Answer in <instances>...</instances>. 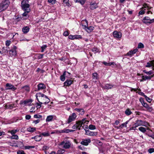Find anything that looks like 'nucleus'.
<instances>
[{
  "instance_id": "1",
  "label": "nucleus",
  "mask_w": 154,
  "mask_h": 154,
  "mask_svg": "<svg viewBox=\"0 0 154 154\" xmlns=\"http://www.w3.org/2000/svg\"><path fill=\"white\" fill-rule=\"evenodd\" d=\"M89 122L88 121L86 120L85 119H84L81 121L76 122V124L72 126V128L74 129H78L79 130L82 124H88Z\"/></svg>"
},
{
  "instance_id": "2",
  "label": "nucleus",
  "mask_w": 154,
  "mask_h": 154,
  "mask_svg": "<svg viewBox=\"0 0 154 154\" xmlns=\"http://www.w3.org/2000/svg\"><path fill=\"white\" fill-rule=\"evenodd\" d=\"M10 2L9 0H3L0 3V12L5 10L9 6Z\"/></svg>"
},
{
  "instance_id": "3",
  "label": "nucleus",
  "mask_w": 154,
  "mask_h": 154,
  "mask_svg": "<svg viewBox=\"0 0 154 154\" xmlns=\"http://www.w3.org/2000/svg\"><path fill=\"white\" fill-rule=\"evenodd\" d=\"M29 5L27 0H23L21 3V7L23 11H26L28 12H29L30 9L29 8Z\"/></svg>"
},
{
  "instance_id": "4",
  "label": "nucleus",
  "mask_w": 154,
  "mask_h": 154,
  "mask_svg": "<svg viewBox=\"0 0 154 154\" xmlns=\"http://www.w3.org/2000/svg\"><path fill=\"white\" fill-rule=\"evenodd\" d=\"M71 145V142L69 140H64L60 144V146H61L62 148L65 149H69Z\"/></svg>"
},
{
  "instance_id": "5",
  "label": "nucleus",
  "mask_w": 154,
  "mask_h": 154,
  "mask_svg": "<svg viewBox=\"0 0 154 154\" xmlns=\"http://www.w3.org/2000/svg\"><path fill=\"white\" fill-rule=\"evenodd\" d=\"M84 21L85 22L86 25H82L83 28L88 32H91L94 29V27L91 26L88 27V22L87 20H85Z\"/></svg>"
},
{
  "instance_id": "6",
  "label": "nucleus",
  "mask_w": 154,
  "mask_h": 154,
  "mask_svg": "<svg viewBox=\"0 0 154 154\" xmlns=\"http://www.w3.org/2000/svg\"><path fill=\"white\" fill-rule=\"evenodd\" d=\"M142 21L144 23L150 24L154 22V18L150 19L149 17L146 16L143 18Z\"/></svg>"
},
{
  "instance_id": "7",
  "label": "nucleus",
  "mask_w": 154,
  "mask_h": 154,
  "mask_svg": "<svg viewBox=\"0 0 154 154\" xmlns=\"http://www.w3.org/2000/svg\"><path fill=\"white\" fill-rule=\"evenodd\" d=\"M17 47L15 46H13L11 49L9 51V54L10 56L11 57H15L17 55L16 49Z\"/></svg>"
},
{
  "instance_id": "8",
  "label": "nucleus",
  "mask_w": 154,
  "mask_h": 154,
  "mask_svg": "<svg viewBox=\"0 0 154 154\" xmlns=\"http://www.w3.org/2000/svg\"><path fill=\"white\" fill-rule=\"evenodd\" d=\"M77 117L76 114L75 113H73L69 116L67 120L66 121V124H69L75 120Z\"/></svg>"
},
{
  "instance_id": "9",
  "label": "nucleus",
  "mask_w": 154,
  "mask_h": 154,
  "mask_svg": "<svg viewBox=\"0 0 154 154\" xmlns=\"http://www.w3.org/2000/svg\"><path fill=\"white\" fill-rule=\"evenodd\" d=\"M32 102V100L31 99H28L24 101L21 100L20 104V105H29Z\"/></svg>"
},
{
  "instance_id": "10",
  "label": "nucleus",
  "mask_w": 154,
  "mask_h": 154,
  "mask_svg": "<svg viewBox=\"0 0 154 154\" xmlns=\"http://www.w3.org/2000/svg\"><path fill=\"white\" fill-rule=\"evenodd\" d=\"M85 134L90 136H96L97 134V132L91 131L89 130H85Z\"/></svg>"
},
{
  "instance_id": "11",
  "label": "nucleus",
  "mask_w": 154,
  "mask_h": 154,
  "mask_svg": "<svg viewBox=\"0 0 154 154\" xmlns=\"http://www.w3.org/2000/svg\"><path fill=\"white\" fill-rule=\"evenodd\" d=\"M113 35L115 38L119 39L121 38L122 34L120 32L115 31L113 32Z\"/></svg>"
},
{
  "instance_id": "12",
  "label": "nucleus",
  "mask_w": 154,
  "mask_h": 154,
  "mask_svg": "<svg viewBox=\"0 0 154 154\" xmlns=\"http://www.w3.org/2000/svg\"><path fill=\"white\" fill-rule=\"evenodd\" d=\"M91 140L90 139H86L83 140L81 142V144L83 145L87 146L88 145L89 143H91Z\"/></svg>"
},
{
  "instance_id": "13",
  "label": "nucleus",
  "mask_w": 154,
  "mask_h": 154,
  "mask_svg": "<svg viewBox=\"0 0 154 154\" xmlns=\"http://www.w3.org/2000/svg\"><path fill=\"white\" fill-rule=\"evenodd\" d=\"M6 86L8 88H6L7 90H11L12 91H14L17 89L16 88H15L14 86L12 85L11 84L7 83L6 84Z\"/></svg>"
},
{
  "instance_id": "14",
  "label": "nucleus",
  "mask_w": 154,
  "mask_h": 154,
  "mask_svg": "<svg viewBox=\"0 0 154 154\" xmlns=\"http://www.w3.org/2000/svg\"><path fill=\"white\" fill-rule=\"evenodd\" d=\"M68 38L70 39L73 40L74 39H81L82 37L81 35H70L69 36Z\"/></svg>"
},
{
  "instance_id": "15",
  "label": "nucleus",
  "mask_w": 154,
  "mask_h": 154,
  "mask_svg": "<svg viewBox=\"0 0 154 154\" xmlns=\"http://www.w3.org/2000/svg\"><path fill=\"white\" fill-rule=\"evenodd\" d=\"M36 97L38 100V97H41V99H44V98H46V96L44 95V94L41 93H37L35 95Z\"/></svg>"
},
{
  "instance_id": "16",
  "label": "nucleus",
  "mask_w": 154,
  "mask_h": 154,
  "mask_svg": "<svg viewBox=\"0 0 154 154\" xmlns=\"http://www.w3.org/2000/svg\"><path fill=\"white\" fill-rule=\"evenodd\" d=\"M46 88L45 85L42 83H39L38 85V90L39 91L45 89Z\"/></svg>"
},
{
  "instance_id": "17",
  "label": "nucleus",
  "mask_w": 154,
  "mask_h": 154,
  "mask_svg": "<svg viewBox=\"0 0 154 154\" xmlns=\"http://www.w3.org/2000/svg\"><path fill=\"white\" fill-rule=\"evenodd\" d=\"M153 75H152L151 76H147L146 75V76H143L142 77V79L140 80V82H143L144 81H146L147 79H151L153 77Z\"/></svg>"
},
{
  "instance_id": "18",
  "label": "nucleus",
  "mask_w": 154,
  "mask_h": 154,
  "mask_svg": "<svg viewBox=\"0 0 154 154\" xmlns=\"http://www.w3.org/2000/svg\"><path fill=\"white\" fill-rule=\"evenodd\" d=\"M55 116L54 115H50L47 116L46 119V122H49L51 121L53 119L55 118Z\"/></svg>"
},
{
  "instance_id": "19",
  "label": "nucleus",
  "mask_w": 154,
  "mask_h": 154,
  "mask_svg": "<svg viewBox=\"0 0 154 154\" xmlns=\"http://www.w3.org/2000/svg\"><path fill=\"white\" fill-rule=\"evenodd\" d=\"M152 8V7H150L147 4L144 3L143 5V7L140 8V9L143 10L144 8H146L147 10L149 11Z\"/></svg>"
},
{
  "instance_id": "20",
  "label": "nucleus",
  "mask_w": 154,
  "mask_h": 154,
  "mask_svg": "<svg viewBox=\"0 0 154 154\" xmlns=\"http://www.w3.org/2000/svg\"><path fill=\"white\" fill-rule=\"evenodd\" d=\"M73 82V81L70 80H67L64 82V85L66 86H69Z\"/></svg>"
},
{
  "instance_id": "21",
  "label": "nucleus",
  "mask_w": 154,
  "mask_h": 154,
  "mask_svg": "<svg viewBox=\"0 0 154 154\" xmlns=\"http://www.w3.org/2000/svg\"><path fill=\"white\" fill-rule=\"evenodd\" d=\"M142 121L140 120H138L136 121L134 125L137 127L140 126H142Z\"/></svg>"
},
{
  "instance_id": "22",
  "label": "nucleus",
  "mask_w": 154,
  "mask_h": 154,
  "mask_svg": "<svg viewBox=\"0 0 154 154\" xmlns=\"http://www.w3.org/2000/svg\"><path fill=\"white\" fill-rule=\"evenodd\" d=\"M153 63H154V60L150 61L149 62L147 63L146 65L145 66V67H150L152 66L153 65Z\"/></svg>"
},
{
  "instance_id": "23",
  "label": "nucleus",
  "mask_w": 154,
  "mask_h": 154,
  "mask_svg": "<svg viewBox=\"0 0 154 154\" xmlns=\"http://www.w3.org/2000/svg\"><path fill=\"white\" fill-rule=\"evenodd\" d=\"M23 32L24 33H27L29 30V28L27 26L24 27L22 29Z\"/></svg>"
},
{
  "instance_id": "24",
  "label": "nucleus",
  "mask_w": 154,
  "mask_h": 154,
  "mask_svg": "<svg viewBox=\"0 0 154 154\" xmlns=\"http://www.w3.org/2000/svg\"><path fill=\"white\" fill-rule=\"evenodd\" d=\"M39 133L41 136L42 135L44 137H48L50 135V133L48 131L42 133H41L40 132H39Z\"/></svg>"
},
{
  "instance_id": "25",
  "label": "nucleus",
  "mask_w": 154,
  "mask_h": 154,
  "mask_svg": "<svg viewBox=\"0 0 154 154\" xmlns=\"http://www.w3.org/2000/svg\"><path fill=\"white\" fill-rule=\"evenodd\" d=\"M73 130H70L69 129H64L63 130H61V131L60 132L62 133H69V132H71L72 131H73Z\"/></svg>"
},
{
  "instance_id": "26",
  "label": "nucleus",
  "mask_w": 154,
  "mask_h": 154,
  "mask_svg": "<svg viewBox=\"0 0 154 154\" xmlns=\"http://www.w3.org/2000/svg\"><path fill=\"white\" fill-rule=\"evenodd\" d=\"M97 7V4L96 3H91L90 8L91 9H94Z\"/></svg>"
},
{
  "instance_id": "27",
  "label": "nucleus",
  "mask_w": 154,
  "mask_h": 154,
  "mask_svg": "<svg viewBox=\"0 0 154 154\" xmlns=\"http://www.w3.org/2000/svg\"><path fill=\"white\" fill-rule=\"evenodd\" d=\"M66 72H64L63 74V75L60 76V79L63 82L64 81L65 79V76L66 75Z\"/></svg>"
},
{
  "instance_id": "28",
  "label": "nucleus",
  "mask_w": 154,
  "mask_h": 154,
  "mask_svg": "<svg viewBox=\"0 0 154 154\" xmlns=\"http://www.w3.org/2000/svg\"><path fill=\"white\" fill-rule=\"evenodd\" d=\"M113 86L112 85L109 84H107L105 85L103 88L106 89H111Z\"/></svg>"
},
{
  "instance_id": "29",
  "label": "nucleus",
  "mask_w": 154,
  "mask_h": 154,
  "mask_svg": "<svg viewBox=\"0 0 154 154\" xmlns=\"http://www.w3.org/2000/svg\"><path fill=\"white\" fill-rule=\"evenodd\" d=\"M19 131V130L18 129H14L11 131H9L8 132L10 133L11 135L14 134H16L17 132Z\"/></svg>"
},
{
  "instance_id": "30",
  "label": "nucleus",
  "mask_w": 154,
  "mask_h": 154,
  "mask_svg": "<svg viewBox=\"0 0 154 154\" xmlns=\"http://www.w3.org/2000/svg\"><path fill=\"white\" fill-rule=\"evenodd\" d=\"M42 139V137L40 134L39 135L35 136V140L36 141H40Z\"/></svg>"
},
{
  "instance_id": "31",
  "label": "nucleus",
  "mask_w": 154,
  "mask_h": 154,
  "mask_svg": "<svg viewBox=\"0 0 154 154\" xmlns=\"http://www.w3.org/2000/svg\"><path fill=\"white\" fill-rule=\"evenodd\" d=\"M27 130L29 132H32L35 131V128L30 127L27 128Z\"/></svg>"
},
{
  "instance_id": "32",
  "label": "nucleus",
  "mask_w": 154,
  "mask_h": 154,
  "mask_svg": "<svg viewBox=\"0 0 154 154\" xmlns=\"http://www.w3.org/2000/svg\"><path fill=\"white\" fill-rule=\"evenodd\" d=\"M65 151L62 149H59L57 152V154H63L64 153Z\"/></svg>"
},
{
  "instance_id": "33",
  "label": "nucleus",
  "mask_w": 154,
  "mask_h": 154,
  "mask_svg": "<svg viewBox=\"0 0 154 154\" xmlns=\"http://www.w3.org/2000/svg\"><path fill=\"white\" fill-rule=\"evenodd\" d=\"M12 136L10 137L11 139H12L18 140L19 139L18 136L15 134L12 135Z\"/></svg>"
},
{
  "instance_id": "34",
  "label": "nucleus",
  "mask_w": 154,
  "mask_h": 154,
  "mask_svg": "<svg viewBox=\"0 0 154 154\" xmlns=\"http://www.w3.org/2000/svg\"><path fill=\"white\" fill-rule=\"evenodd\" d=\"M142 126H144L146 127H148L150 126L149 124L146 122H144L142 121Z\"/></svg>"
},
{
  "instance_id": "35",
  "label": "nucleus",
  "mask_w": 154,
  "mask_h": 154,
  "mask_svg": "<svg viewBox=\"0 0 154 154\" xmlns=\"http://www.w3.org/2000/svg\"><path fill=\"white\" fill-rule=\"evenodd\" d=\"M75 110L78 112H81V114L82 115L84 114V110L82 109L76 108Z\"/></svg>"
},
{
  "instance_id": "36",
  "label": "nucleus",
  "mask_w": 154,
  "mask_h": 154,
  "mask_svg": "<svg viewBox=\"0 0 154 154\" xmlns=\"http://www.w3.org/2000/svg\"><path fill=\"white\" fill-rule=\"evenodd\" d=\"M14 104H7L6 105V107L8 109H11L14 107Z\"/></svg>"
},
{
  "instance_id": "37",
  "label": "nucleus",
  "mask_w": 154,
  "mask_h": 154,
  "mask_svg": "<svg viewBox=\"0 0 154 154\" xmlns=\"http://www.w3.org/2000/svg\"><path fill=\"white\" fill-rule=\"evenodd\" d=\"M39 102V103H36V107L37 108V109H38V108H40L41 107V105L42 104H43V103L42 102H40L39 100H38Z\"/></svg>"
},
{
  "instance_id": "38",
  "label": "nucleus",
  "mask_w": 154,
  "mask_h": 154,
  "mask_svg": "<svg viewBox=\"0 0 154 154\" xmlns=\"http://www.w3.org/2000/svg\"><path fill=\"white\" fill-rule=\"evenodd\" d=\"M139 130L143 133H145L146 131V128L143 127H140L139 128Z\"/></svg>"
},
{
  "instance_id": "39",
  "label": "nucleus",
  "mask_w": 154,
  "mask_h": 154,
  "mask_svg": "<svg viewBox=\"0 0 154 154\" xmlns=\"http://www.w3.org/2000/svg\"><path fill=\"white\" fill-rule=\"evenodd\" d=\"M132 113V112L129 109H127L125 111V114L128 116L130 115Z\"/></svg>"
},
{
  "instance_id": "40",
  "label": "nucleus",
  "mask_w": 154,
  "mask_h": 154,
  "mask_svg": "<svg viewBox=\"0 0 154 154\" xmlns=\"http://www.w3.org/2000/svg\"><path fill=\"white\" fill-rule=\"evenodd\" d=\"M24 11V12L22 14L23 16L26 17V18H28L29 17V16L28 14L29 12H28L26 11Z\"/></svg>"
},
{
  "instance_id": "41",
  "label": "nucleus",
  "mask_w": 154,
  "mask_h": 154,
  "mask_svg": "<svg viewBox=\"0 0 154 154\" xmlns=\"http://www.w3.org/2000/svg\"><path fill=\"white\" fill-rule=\"evenodd\" d=\"M24 147L25 149H30L34 148L35 147V146H24Z\"/></svg>"
},
{
  "instance_id": "42",
  "label": "nucleus",
  "mask_w": 154,
  "mask_h": 154,
  "mask_svg": "<svg viewBox=\"0 0 154 154\" xmlns=\"http://www.w3.org/2000/svg\"><path fill=\"white\" fill-rule=\"evenodd\" d=\"M88 128L90 129L91 130H94L96 128L95 126L92 125H90L89 126Z\"/></svg>"
},
{
  "instance_id": "43",
  "label": "nucleus",
  "mask_w": 154,
  "mask_h": 154,
  "mask_svg": "<svg viewBox=\"0 0 154 154\" xmlns=\"http://www.w3.org/2000/svg\"><path fill=\"white\" fill-rule=\"evenodd\" d=\"M45 98V102H44L43 104H48L49 102L50 101V100L48 97L46 96V98Z\"/></svg>"
},
{
  "instance_id": "44",
  "label": "nucleus",
  "mask_w": 154,
  "mask_h": 154,
  "mask_svg": "<svg viewBox=\"0 0 154 154\" xmlns=\"http://www.w3.org/2000/svg\"><path fill=\"white\" fill-rule=\"evenodd\" d=\"M141 10L139 12L138 14L139 15L143 14L145 12V10H146V9H143V10Z\"/></svg>"
},
{
  "instance_id": "45",
  "label": "nucleus",
  "mask_w": 154,
  "mask_h": 154,
  "mask_svg": "<svg viewBox=\"0 0 154 154\" xmlns=\"http://www.w3.org/2000/svg\"><path fill=\"white\" fill-rule=\"evenodd\" d=\"M146 110L147 111L149 112H151L153 110V108L152 107L149 106V105H148L147 107H146Z\"/></svg>"
},
{
  "instance_id": "46",
  "label": "nucleus",
  "mask_w": 154,
  "mask_h": 154,
  "mask_svg": "<svg viewBox=\"0 0 154 154\" xmlns=\"http://www.w3.org/2000/svg\"><path fill=\"white\" fill-rule=\"evenodd\" d=\"M48 2L50 3L52 5H53L57 1L56 0H48Z\"/></svg>"
},
{
  "instance_id": "47",
  "label": "nucleus",
  "mask_w": 154,
  "mask_h": 154,
  "mask_svg": "<svg viewBox=\"0 0 154 154\" xmlns=\"http://www.w3.org/2000/svg\"><path fill=\"white\" fill-rule=\"evenodd\" d=\"M47 47V45H43L41 47V52H43L45 50V49Z\"/></svg>"
},
{
  "instance_id": "48",
  "label": "nucleus",
  "mask_w": 154,
  "mask_h": 154,
  "mask_svg": "<svg viewBox=\"0 0 154 154\" xmlns=\"http://www.w3.org/2000/svg\"><path fill=\"white\" fill-rule=\"evenodd\" d=\"M42 116L41 115L39 114H35L34 115V118L36 119H39L40 118H42Z\"/></svg>"
},
{
  "instance_id": "49",
  "label": "nucleus",
  "mask_w": 154,
  "mask_h": 154,
  "mask_svg": "<svg viewBox=\"0 0 154 154\" xmlns=\"http://www.w3.org/2000/svg\"><path fill=\"white\" fill-rule=\"evenodd\" d=\"M137 47L138 48H144V45L142 43H140L138 44Z\"/></svg>"
},
{
  "instance_id": "50",
  "label": "nucleus",
  "mask_w": 154,
  "mask_h": 154,
  "mask_svg": "<svg viewBox=\"0 0 154 154\" xmlns=\"http://www.w3.org/2000/svg\"><path fill=\"white\" fill-rule=\"evenodd\" d=\"M22 88L24 89L25 90L27 91H29V87L27 86H25L22 87Z\"/></svg>"
},
{
  "instance_id": "51",
  "label": "nucleus",
  "mask_w": 154,
  "mask_h": 154,
  "mask_svg": "<svg viewBox=\"0 0 154 154\" xmlns=\"http://www.w3.org/2000/svg\"><path fill=\"white\" fill-rule=\"evenodd\" d=\"M143 72L147 74L151 75L152 73V72L151 71H149L147 72L146 70H144Z\"/></svg>"
},
{
  "instance_id": "52",
  "label": "nucleus",
  "mask_w": 154,
  "mask_h": 154,
  "mask_svg": "<svg viewBox=\"0 0 154 154\" xmlns=\"http://www.w3.org/2000/svg\"><path fill=\"white\" fill-rule=\"evenodd\" d=\"M49 147L48 146L45 145L43 147V150H48L49 149Z\"/></svg>"
},
{
  "instance_id": "53",
  "label": "nucleus",
  "mask_w": 154,
  "mask_h": 154,
  "mask_svg": "<svg viewBox=\"0 0 154 154\" xmlns=\"http://www.w3.org/2000/svg\"><path fill=\"white\" fill-rule=\"evenodd\" d=\"M145 98H146V101L149 103H150L151 102L152 100L151 99L149 98V97H147L146 95L145 96Z\"/></svg>"
},
{
  "instance_id": "54",
  "label": "nucleus",
  "mask_w": 154,
  "mask_h": 154,
  "mask_svg": "<svg viewBox=\"0 0 154 154\" xmlns=\"http://www.w3.org/2000/svg\"><path fill=\"white\" fill-rule=\"evenodd\" d=\"M148 152L150 153H151L154 152V148H151L149 149L148 150Z\"/></svg>"
},
{
  "instance_id": "55",
  "label": "nucleus",
  "mask_w": 154,
  "mask_h": 154,
  "mask_svg": "<svg viewBox=\"0 0 154 154\" xmlns=\"http://www.w3.org/2000/svg\"><path fill=\"white\" fill-rule=\"evenodd\" d=\"M137 93H138L139 95H140L142 96H144V97H145V96H146V95H145L143 93L141 92V91H138L137 92Z\"/></svg>"
},
{
  "instance_id": "56",
  "label": "nucleus",
  "mask_w": 154,
  "mask_h": 154,
  "mask_svg": "<svg viewBox=\"0 0 154 154\" xmlns=\"http://www.w3.org/2000/svg\"><path fill=\"white\" fill-rule=\"evenodd\" d=\"M134 54L132 51H129L127 54V55L130 56H131L132 54Z\"/></svg>"
},
{
  "instance_id": "57",
  "label": "nucleus",
  "mask_w": 154,
  "mask_h": 154,
  "mask_svg": "<svg viewBox=\"0 0 154 154\" xmlns=\"http://www.w3.org/2000/svg\"><path fill=\"white\" fill-rule=\"evenodd\" d=\"M69 0H63V2L66 4V5L69 6Z\"/></svg>"
},
{
  "instance_id": "58",
  "label": "nucleus",
  "mask_w": 154,
  "mask_h": 154,
  "mask_svg": "<svg viewBox=\"0 0 154 154\" xmlns=\"http://www.w3.org/2000/svg\"><path fill=\"white\" fill-rule=\"evenodd\" d=\"M92 51L94 52V53H96L98 51V50L97 48H93L92 49Z\"/></svg>"
},
{
  "instance_id": "59",
  "label": "nucleus",
  "mask_w": 154,
  "mask_h": 154,
  "mask_svg": "<svg viewBox=\"0 0 154 154\" xmlns=\"http://www.w3.org/2000/svg\"><path fill=\"white\" fill-rule=\"evenodd\" d=\"M17 154H25L24 151L22 150H18L17 152Z\"/></svg>"
},
{
  "instance_id": "60",
  "label": "nucleus",
  "mask_w": 154,
  "mask_h": 154,
  "mask_svg": "<svg viewBox=\"0 0 154 154\" xmlns=\"http://www.w3.org/2000/svg\"><path fill=\"white\" fill-rule=\"evenodd\" d=\"M93 77L94 79H97V74L96 73H94L93 74Z\"/></svg>"
},
{
  "instance_id": "61",
  "label": "nucleus",
  "mask_w": 154,
  "mask_h": 154,
  "mask_svg": "<svg viewBox=\"0 0 154 154\" xmlns=\"http://www.w3.org/2000/svg\"><path fill=\"white\" fill-rule=\"evenodd\" d=\"M87 0H79V3L81 5H83L85 3L86 1Z\"/></svg>"
},
{
  "instance_id": "62",
  "label": "nucleus",
  "mask_w": 154,
  "mask_h": 154,
  "mask_svg": "<svg viewBox=\"0 0 154 154\" xmlns=\"http://www.w3.org/2000/svg\"><path fill=\"white\" fill-rule=\"evenodd\" d=\"M44 54H38V59H41L43 57Z\"/></svg>"
},
{
  "instance_id": "63",
  "label": "nucleus",
  "mask_w": 154,
  "mask_h": 154,
  "mask_svg": "<svg viewBox=\"0 0 154 154\" xmlns=\"http://www.w3.org/2000/svg\"><path fill=\"white\" fill-rule=\"evenodd\" d=\"M137 127H136V126L134 124L133 126V127L130 128V130H135L136 129V128Z\"/></svg>"
},
{
  "instance_id": "64",
  "label": "nucleus",
  "mask_w": 154,
  "mask_h": 154,
  "mask_svg": "<svg viewBox=\"0 0 154 154\" xmlns=\"http://www.w3.org/2000/svg\"><path fill=\"white\" fill-rule=\"evenodd\" d=\"M11 41L9 40H7L6 41V45L7 46H8L10 45L11 44Z\"/></svg>"
}]
</instances>
